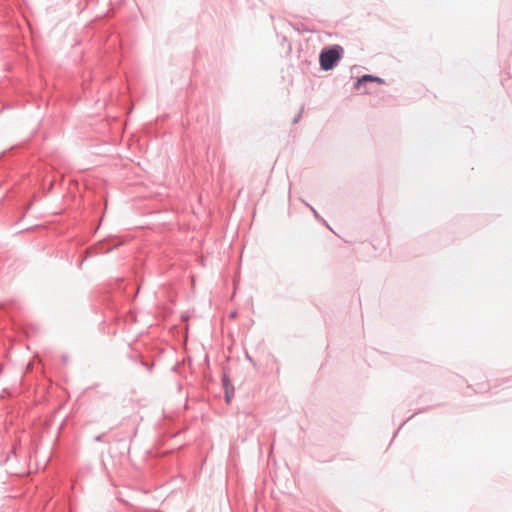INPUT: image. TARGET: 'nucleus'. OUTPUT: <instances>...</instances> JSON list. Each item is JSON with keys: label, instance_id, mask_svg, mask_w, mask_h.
<instances>
[{"label": "nucleus", "instance_id": "5", "mask_svg": "<svg viewBox=\"0 0 512 512\" xmlns=\"http://www.w3.org/2000/svg\"><path fill=\"white\" fill-rule=\"evenodd\" d=\"M302 111H303V108H302V109H301V111H300V112H299V113H298V114L293 118V120H292V123H293V124H296V123H298V122H299V120H300V118H301V116H302Z\"/></svg>", "mask_w": 512, "mask_h": 512}, {"label": "nucleus", "instance_id": "3", "mask_svg": "<svg viewBox=\"0 0 512 512\" xmlns=\"http://www.w3.org/2000/svg\"><path fill=\"white\" fill-rule=\"evenodd\" d=\"M367 82H376L379 84H383L384 79H382L378 76L371 75V74H365L357 79V81L355 83V88L360 89L361 85H363Z\"/></svg>", "mask_w": 512, "mask_h": 512}, {"label": "nucleus", "instance_id": "2", "mask_svg": "<svg viewBox=\"0 0 512 512\" xmlns=\"http://www.w3.org/2000/svg\"><path fill=\"white\" fill-rule=\"evenodd\" d=\"M221 380L224 388V399L225 402L229 404L234 397L235 388L230 380L229 375L226 372H223Z\"/></svg>", "mask_w": 512, "mask_h": 512}, {"label": "nucleus", "instance_id": "7", "mask_svg": "<svg viewBox=\"0 0 512 512\" xmlns=\"http://www.w3.org/2000/svg\"><path fill=\"white\" fill-rule=\"evenodd\" d=\"M508 82H509V78H507V79H506V78L502 79V84H503V86H507V85H508Z\"/></svg>", "mask_w": 512, "mask_h": 512}, {"label": "nucleus", "instance_id": "8", "mask_svg": "<svg viewBox=\"0 0 512 512\" xmlns=\"http://www.w3.org/2000/svg\"><path fill=\"white\" fill-rule=\"evenodd\" d=\"M235 316H236V312H235V311H233V312H231V313H230V317H231V318H234Z\"/></svg>", "mask_w": 512, "mask_h": 512}, {"label": "nucleus", "instance_id": "6", "mask_svg": "<svg viewBox=\"0 0 512 512\" xmlns=\"http://www.w3.org/2000/svg\"><path fill=\"white\" fill-rule=\"evenodd\" d=\"M102 438H103V434L97 435L94 437V441L100 442V441H102Z\"/></svg>", "mask_w": 512, "mask_h": 512}, {"label": "nucleus", "instance_id": "1", "mask_svg": "<svg viewBox=\"0 0 512 512\" xmlns=\"http://www.w3.org/2000/svg\"><path fill=\"white\" fill-rule=\"evenodd\" d=\"M344 49L338 44L325 47L320 51L319 64L323 71H330L337 66L338 62L342 59Z\"/></svg>", "mask_w": 512, "mask_h": 512}, {"label": "nucleus", "instance_id": "9", "mask_svg": "<svg viewBox=\"0 0 512 512\" xmlns=\"http://www.w3.org/2000/svg\"><path fill=\"white\" fill-rule=\"evenodd\" d=\"M246 357H247V360L252 361V358L248 354L246 355Z\"/></svg>", "mask_w": 512, "mask_h": 512}, {"label": "nucleus", "instance_id": "4", "mask_svg": "<svg viewBox=\"0 0 512 512\" xmlns=\"http://www.w3.org/2000/svg\"><path fill=\"white\" fill-rule=\"evenodd\" d=\"M302 202L307 206L309 207V209L312 211L314 217L319 220V221H322L323 223H325L327 226L328 224L326 223V221L320 217L319 213L314 209V207H312L309 203L305 202L304 200H302Z\"/></svg>", "mask_w": 512, "mask_h": 512}]
</instances>
